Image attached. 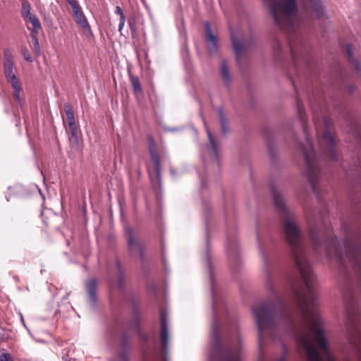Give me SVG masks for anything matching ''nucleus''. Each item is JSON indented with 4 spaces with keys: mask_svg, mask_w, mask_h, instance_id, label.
Wrapping results in <instances>:
<instances>
[{
    "mask_svg": "<svg viewBox=\"0 0 361 361\" xmlns=\"http://www.w3.org/2000/svg\"><path fill=\"white\" fill-rule=\"evenodd\" d=\"M115 13L120 16L119 24H118V31L120 32H121V31H122V30H123V28L124 27V25H125L126 17H125V15H124V13L123 12L122 8L119 6H117L116 7Z\"/></svg>",
    "mask_w": 361,
    "mask_h": 361,
    "instance_id": "nucleus-26",
    "label": "nucleus"
},
{
    "mask_svg": "<svg viewBox=\"0 0 361 361\" xmlns=\"http://www.w3.org/2000/svg\"><path fill=\"white\" fill-rule=\"evenodd\" d=\"M212 295V329L210 336L211 354L209 361H242V340L236 323L231 324L228 334L222 340L219 330L217 299L215 295L212 267L206 253Z\"/></svg>",
    "mask_w": 361,
    "mask_h": 361,
    "instance_id": "nucleus-3",
    "label": "nucleus"
},
{
    "mask_svg": "<svg viewBox=\"0 0 361 361\" xmlns=\"http://www.w3.org/2000/svg\"><path fill=\"white\" fill-rule=\"evenodd\" d=\"M219 119L221 124V132L224 135H226L228 132V121L222 107L218 108Z\"/></svg>",
    "mask_w": 361,
    "mask_h": 361,
    "instance_id": "nucleus-19",
    "label": "nucleus"
},
{
    "mask_svg": "<svg viewBox=\"0 0 361 361\" xmlns=\"http://www.w3.org/2000/svg\"><path fill=\"white\" fill-rule=\"evenodd\" d=\"M346 52L349 57L350 62L354 66L355 71L359 73L361 71V68L359 62L353 56V46L350 44H347Z\"/></svg>",
    "mask_w": 361,
    "mask_h": 361,
    "instance_id": "nucleus-20",
    "label": "nucleus"
},
{
    "mask_svg": "<svg viewBox=\"0 0 361 361\" xmlns=\"http://www.w3.org/2000/svg\"><path fill=\"white\" fill-rule=\"evenodd\" d=\"M257 241H258L259 253H260L261 257H262V259L263 260V263H264V272L267 276V282L271 283V273H270V270H269V267H270L269 259L268 257L269 250L267 247H264L262 243L259 240V237L258 235H257Z\"/></svg>",
    "mask_w": 361,
    "mask_h": 361,
    "instance_id": "nucleus-13",
    "label": "nucleus"
},
{
    "mask_svg": "<svg viewBox=\"0 0 361 361\" xmlns=\"http://www.w3.org/2000/svg\"><path fill=\"white\" fill-rule=\"evenodd\" d=\"M323 138L328 145L326 150L329 158L333 161H336L337 159V155L334 149L335 142L332 135L329 131H325Z\"/></svg>",
    "mask_w": 361,
    "mask_h": 361,
    "instance_id": "nucleus-16",
    "label": "nucleus"
},
{
    "mask_svg": "<svg viewBox=\"0 0 361 361\" xmlns=\"http://www.w3.org/2000/svg\"><path fill=\"white\" fill-rule=\"evenodd\" d=\"M72 10L73 16L75 20L76 23L82 27L85 35L87 37H91L92 35V32L91 30L89 23L80 6H74Z\"/></svg>",
    "mask_w": 361,
    "mask_h": 361,
    "instance_id": "nucleus-10",
    "label": "nucleus"
},
{
    "mask_svg": "<svg viewBox=\"0 0 361 361\" xmlns=\"http://www.w3.org/2000/svg\"><path fill=\"white\" fill-rule=\"evenodd\" d=\"M160 338L162 345V356L164 361H169L167 357V347L169 343V329L167 315L164 312H160Z\"/></svg>",
    "mask_w": 361,
    "mask_h": 361,
    "instance_id": "nucleus-8",
    "label": "nucleus"
},
{
    "mask_svg": "<svg viewBox=\"0 0 361 361\" xmlns=\"http://www.w3.org/2000/svg\"><path fill=\"white\" fill-rule=\"evenodd\" d=\"M206 131H207V137H208V139H209V141L210 142V145H211V151H212V153L214 156V159H215L216 164H219V152H218V146H217V144L216 142H215L213 136H212V134L211 133V132L209 130V129L206 127Z\"/></svg>",
    "mask_w": 361,
    "mask_h": 361,
    "instance_id": "nucleus-17",
    "label": "nucleus"
},
{
    "mask_svg": "<svg viewBox=\"0 0 361 361\" xmlns=\"http://www.w3.org/2000/svg\"><path fill=\"white\" fill-rule=\"evenodd\" d=\"M144 361H159L157 355H153L152 358L148 357L147 355L144 356Z\"/></svg>",
    "mask_w": 361,
    "mask_h": 361,
    "instance_id": "nucleus-35",
    "label": "nucleus"
},
{
    "mask_svg": "<svg viewBox=\"0 0 361 361\" xmlns=\"http://www.w3.org/2000/svg\"><path fill=\"white\" fill-rule=\"evenodd\" d=\"M310 238L315 250L322 247L327 256L334 255L337 261L343 267L350 264L353 269L361 274V247L352 245L345 247V252H341L337 245L338 240L330 231L320 233L310 231Z\"/></svg>",
    "mask_w": 361,
    "mask_h": 361,
    "instance_id": "nucleus-4",
    "label": "nucleus"
},
{
    "mask_svg": "<svg viewBox=\"0 0 361 361\" xmlns=\"http://www.w3.org/2000/svg\"><path fill=\"white\" fill-rule=\"evenodd\" d=\"M26 22H29L32 25V32L37 34L41 28V24L37 16L32 13L23 17Z\"/></svg>",
    "mask_w": 361,
    "mask_h": 361,
    "instance_id": "nucleus-18",
    "label": "nucleus"
},
{
    "mask_svg": "<svg viewBox=\"0 0 361 361\" xmlns=\"http://www.w3.org/2000/svg\"><path fill=\"white\" fill-rule=\"evenodd\" d=\"M298 115L301 121L303 128L305 140L308 145V148L306 149L302 146L304 158L306 164V172L307 174L308 180L310 181L311 188L315 195L319 197V191L317 190V184L321 176L320 169L317 161L316 159L315 154L313 149L311 137L308 133V129L305 124V109L302 106L298 104Z\"/></svg>",
    "mask_w": 361,
    "mask_h": 361,
    "instance_id": "nucleus-5",
    "label": "nucleus"
},
{
    "mask_svg": "<svg viewBox=\"0 0 361 361\" xmlns=\"http://www.w3.org/2000/svg\"><path fill=\"white\" fill-rule=\"evenodd\" d=\"M140 338L145 341L147 339V336L145 334H140Z\"/></svg>",
    "mask_w": 361,
    "mask_h": 361,
    "instance_id": "nucleus-38",
    "label": "nucleus"
},
{
    "mask_svg": "<svg viewBox=\"0 0 361 361\" xmlns=\"http://www.w3.org/2000/svg\"><path fill=\"white\" fill-rule=\"evenodd\" d=\"M226 250H227V252H230V250H230V248L228 247V245H226Z\"/></svg>",
    "mask_w": 361,
    "mask_h": 361,
    "instance_id": "nucleus-42",
    "label": "nucleus"
},
{
    "mask_svg": "<svg viewBox=\"0 0 361 361\" xmlns=\"http://www.w3.org/2000/svg\"><path fill=\"white\" fill-rule=\"evenodd\" d=\"M231 39L233 48L236 56V59L238 60L239 57L243 51V44L240 40L235 39L233 35H231Z\"/></svg>",
    "mask_w": 361,
    "mask_h": 361,
    "instance_id": "nucleus-23",
    "label": "nucleus"
},
{
    "mask_svg": "<svg viewBox=\"0 0 361 361\" xmlns=\"http://www.w3.org/2000/svg\"><path fill=\"white\" fill-rule=\"evenodd\" d=\"M311 6L319 18L323 16L322 6L319 0H311Z\"/></svg>",
    "mask_w": 361,
    "mask_h": 361,
    "instance_id": "nucleus-25",
    "label": "nucleus"
},
{
    "mask_svg": "<svg viewBox=\"0 0 361 361\" xmlns=\"http://www.w3.org/2000/svg\"><path fill=\"white\" fill-rule=\"evenodd\" d=\"M68 127H69V130H70L71 135L72 137L74 139V140L76 142H78V133L76 124L75 123V124L69 125Z\"/></svg>",
    "mask_w": 361,
    "mask_h": 361,
    "instance_id": "nucleus-30",
    "label": "nucleus"
},
{
    "mask_svg": "<svg viewBox=\"0 0 361 361\" xmlns=\"http://www.w3.org/2000/svg\"><path fill=\"white\" fill-rule=\"evenodd\" d=\"M122 348L123 349V352L120 353L116 356V361H129L128 355H127V348H128V341L126 336H124L122 338Z\"/></svg>",
    "mask_w": 361,
    "mask_h": 361,
    "instance_id": "nucleus-22",
    "label": "nucleus"
},
{
    "mask_svg": "<svg viewBox=\"0 0 361 361\" xmlns=\"http://www.w3.org/2000/svg\"><path fill=\"white\" fill-rule=\"evenodd\" d=\"M37 35V34L32 32L31 38H32V42L34 45V51L37 56H39L41 54V49H40V46H39V43Z\"/></svg>",
    "mask_w": 361,
    "mask_h": 361,
    "instance_id": "nucleus-29",
    "label": "nucleus"
},
{
    "mask_svg": "<svg viewBox=\"0 0 361 361\" xmlns=\"http://www.w3.org/2000/svg\"><path fill=\"white\" fill-rule=\"evenodd\" d=\"M129 25H130V27H131V29H133V23H130V22H129Z\"/></svg>",
    "mask_w": 361,
    "mask_h": 361,
    "instance_id": "nucleus-41",
    "label": "nucleus"
},
{
    "mask_svg": "<svg viewBox=\"0 0 361 361\" xmlns=\"http://www.w3.org/2000/svg\"><path fill=\"white\" fill-rule=\"evenodd\" d=\"M4 64L15 63L13 60V54L10 49L6 48L4 50Z\"/></svg>",
    "mask_w": 361,
    "mask_h": 361,
    "instance_id": "nucleus-28",
    "label": "nucleus"
},
{
    "mask_svg": "<svg viewBox=\"0 0 361 361\" xmlns=\"http://www.w3.org/2000/svg\"><path fill=\"white\" fill-rule=\"evenodd\" d=\"M269 8L276 24L288 34L289 47L296 74H303L305 69L309 66V59L304 47L302 35L295 23V14L298 11L295 0H271L269 3Z\"/></svg>",
    "mask_w": 361,
    "mask_h": 361,
    "instance_id": "nucleus-2",
    "label": "nucleus"
},
{
    "mask_svg": "<svg viewBox=\"0 0 361 361\" xmlns=\"http://www.w3.org/2000/svg\"><path fill=\"white\" fill-rule=\"evenodd\" d=\"M31 7L30 4L27 1H23L22 4V16L25 17V16L30 15Z\"/></svg>",
    "mask_w": 361,
    "mask_h": 361,
    "instance_id": "nucleus-31",
    "label": "nucleus"
},
{
    "mask_svg": "<svg viewBox=\"0 0 361 361\" xmlns=\"http://www.w3.org/2000/svg\"><path fill=\"white\" fill-rule=\"evenodd\" d=\"M0 361H13V359L9 353H4L0 355Z\"/></svg>",
    "mask_w": 361,
    "mask_h": 361,
    "instance_id": "nucleus-34",
    "label": "nucleus"
},
{
    "mask_svg": "<svg viewBox=\"0 0 361 361\" xmlns=\"http://www.w3.org/2000/svg\"><path fill=\"white\" fill-rule=\"evenodd\" d=\"M64 110L67 117L74 116V112L71 104H66L64 105Z\"/></svg>",
    "mask_w": 361,
    "mask_h": 361,
    "instance_id": "nucleus-33",
    "label": "nucleus"
},
{
    "mask_svg": "<svg viewBox=\"0 0 361 361\" xmlns=\"http://www.w3.org/2000/svg\"><path fill=\"white\" fill-rule=\"evenodd\" d=\"M21 52H22L23 58H24V59L25 61H27L28 62H32L33 61V59L31 56V55L30 54V51H29V50L27 48H25V47L23 48Z\"/></svg>",
    "mask_w": 361,
    "mask_h": 361,
    "instance_id": "nucleus-32",
    "label": "nucleus"
},
{
    "mask_svg": "<svg viewBox=\"0 0 361 361\" xmlns=\"http://www.w3.org/2000/svg\"><path fill=\"white\" fill-rule=\"evenodd\" d=\"M130 82L133 86V91L135 93H141L142 92V87L140 85V82L139 80L138 77L131 75L130 76Z\"/></svg>",
    "mask_w": 361,
    "mask_h": 361,
    "instance_id": "nucleus-27",
    "label": "nucleus"
},
{
    "mask_svg": "<svg viewBox=\"0 0 361 361\" xmlns=\"http://www.w3.org/2000/svg\"><path fill=\"white\" fill-rule=\"evenodd\" d=\"M276 361H285V357H281L279 360H277Z\"/></svg>",
    "mask_w": 361,
    "mask_h": 361,
    "instance_id": "nucleus-39",
    "label": "nucleus"
},
{
    "mask_svg": "<svg viewBox=\"0 0 361 361\" xmlns=\"http://www.w3.org/2000/svg\"><path fill=\"white\" fill-rule=\"evenodd\" d=\"M271 192L275 209L281 216L286 240L300 272L305 287L302 290H293L300 314L298 319L281 300L276 305L262 304L252 307V313L258 328L259 352L260 354L263 352L265 337L276 338V332L283 328L293 335L298 344L304 349L307 361H334L323 329V321L317 310L315 276L307 259L302 232L295 222V213L286 207L281 189L271 185Z\"/></svg>",
    "mask_w": 361,
    "mask_h": 361,
    "instance_id": "nucleus-1",
    "label": "nucleus"
},
{
    "mask_svg": "<svg viewBox=\"0 0 361 361\" xmlns=\"http://www.w3.org/2000/svg\"><path fill=\"white\" fill-rule=\"evenodd\" d=\"M66 1L71 5L72 8H73L74 6H78V4L75 0H66Z\"/></svg>",
    "mask_w": 361,
    "mask_h": 361,
    "instance_id": "nucleus-37",
    "label": "nucleus"
},
{
    "mask_svg": "<svg viewBox=\"0 0 361 361\" xmlns=\"http://www.w3.org/2000/svg\"><path fill=\"white\" fill-rule=\"evenodd\" d=\"M114 269L115 275V282L116 283L118 288H121L123 285L124 277L122 266L118 260L116 261ZM109 284L113 286L114 283V279H112L111 276H110L109 279Z\"/></svg>",
    "mask_w": 361,
    "mask_h": 361,
    "instance_id": "nucleus-14",
    "label": "nucleus"
},
{
    "mask_svg": "<svg viewBox=\"0 0 361 361\" xmlns=\"http://www.w3.org/2000/svg\"><path fill=\"white\" fill-rule=\"evenodd\" d=\"M207 46L210 54H214L218 51L216 37L213 34L211 25L209 22L204 23Z\"/></svg>",
    "mask_w": 361,
    "mask_h": 361,
    "instance_id": "nucleus-12",
    "label": "nucleus"
},
{
    "mask_svg": "<svg viewBox=\"0 0 361 361\" xmlns=\"http://www.w3.org/2000/svg\"><path fill=\"white\" fill-rule=\"evenodd\" d=\"M162 262H163V264H164V266L165 267V266H166V265H165V259H164V257H163Z\"/></svg>",
    "mask_w": 361,
    "mask_h": 361,
    "instance_id": "nucleus-43",
    "label": "nucleus"
},
{
    "mask_svg": "<svg viewBox=\"0 0 361 361\" xmlns=\"http://www.w3.org/2000/svg\"><path fill=\"white\" fill-rule=\"evenodd\" d=\"M68 123L69 125L75 124V116L67 117Z\"/></svg>",
    "mask_w": 361,
    "mask_h": 361,
    "instance_id": "nucleus-36",
    "label": "nucleus"
},
{
    "mask_svg": "<svg viewBox=\"0 0 361 361\" xmlns=\"http://www.w3.org/2000/svg\"><path fill=\"white\" fill-rule=\"evenodd\" d=\"M125 234L127 239L129 252L132 256L139 255L140 259L144 260L142 247L137 238L135 229L130 226L125 228Z\"/></svg>",
    "mask_w": 361,
    "mask_h": 361,
    "instance_id": "nucleus-7",
    "label": "nucleus"
},
{
    "mask_svg": "<svg viewBox=\"0 0 361 361\" xmlns=\"http://www.w3.org/2000/svg\"><path fill=\"white\" fill-rule=\"evenodd\" d=\"M4 71L8 82L13 90V96L17 103L21 105L20 92L22 87L20 81L16 75V68L15 63L4 64Z\"/></svg>",
    "mask_w": 361,
    "mask_h": 361,
    "instance_id": "nucleus-6",
    "label": "nucleus"
},
{
    "mask_svg": "<svg viewBox=\"0 0 361 361\" xmlns=\"http://www.w3.org/2000/svg\"><path fill=\"white\" fill-rule=\"evenodd\" d=\"M112 271H113V270L111 269V268H109V274H111Z\"/></svg>",
    "mask_w": 361,
    "mask_h": 361,
    "instance_id": "nucleus-40",
    "label": "nucleus"
},
{
    "mask_svg": "<svg viewBox=\"0 0 361 361\" xmlns=\"http://www.w3.org/2000/svg\"><path fill=\"white\" fill-rule=\"evenodd\" d=\"M220 73L222 80L226 84H228L231 80L228 66L225 60H222L220 66Z\"/></svg>",
    "mask_w": 361,
    "mask_h": 361,
    "instance_id": "nucleus-21",
    "label": "nucleus"
},
{
    "mask_svg": "<svg viewBox=\"0 0 361 361\" xmlns=\"http://www.w3.org/2000/svg\"><path fill=\"white\" fill-rule=\"evenodd\" d=\"M15 334L11 329H1L0 331V341H6L7 340L15 339Z\"/></svg>",
    "mask_w": 361,
    "mask_h": 361,
    "instance_id": "nucleus-24",
    "label": "nucleus"
},
{
    "mask_svg": "<svg viewBox=\"0 0 361 361\" xmlns=\"http://www.w3.org/2000/svg\"><path fill=\"white\" fill-rule=\"evenodd\" d=\"M149 142V152L153 164L154 175L158 184L161 183V161L160 157L155 149V142L151 135L148 136Z\"/></svg>",
    "mask_w": 361,
    "mask_h": 361,
    "instance_id": "nucleus-9",
    "label": "nucleus"
},
{
    "mask_svg": "<svg viewBox=\"0 0 361 361\" xmlns=\"http://www.w3.org/2000/svg\"><path fill=\"white\" fill-rule=\"evenodd\" d=\"M345 328L347 331V334H348L349 337H350L349 339L350 342H353L355 346L356 344L354 343L353 341V336H356L359 339H360V330L357 324V320L355 317L351 313H348V320L345 324Z\"/></svg>",
    "mask_w": 361,
    "mask_h": 361,
    "instance_id": "nucleus-11",
    "label": "nucleus"
},
{
    "mask_svg": "<svg viewBox=\"0 0 361 361\" xmlns=\"http://www.w3.org/2000/svg\"><path fill=\"white\" fill-rule=\"evenodd\" d=\"M97 281L95 279H92L87 281L85 288L88 294V299L90 302L94 306L97 302Z\"/></svg>",
    "mask_w": 361,
    "mask_h": 361,
    "instance_id": "nucleus-15",
    "label": "nucleus"
}]
</instances>
